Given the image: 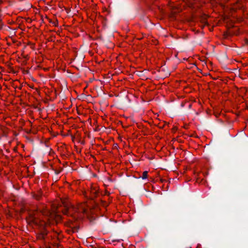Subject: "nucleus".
<instances>
[{
	"label": "nucleus",
	"instance_id": "nucleus-3",
	"mask_svg": "<svg viewBox=\"0 0 248 248\" xmlns=\"http://www.w3.org/2000/svg\"><path fill=\"white\" fill-rule=\"evenodd\" d=\"M42 194L41 192H39L36 194H34L33 195V197L35 199H36L37 200H39L42 197Z\"/></svg>",
	"mask_w": 248,
	"mask_h": 248
},
{
	"label": "nucleus",
	"instance_id": "nucleus-5",
	"mask_svg": "<svg viewBox=\"0 0 248 248\" xmlns=\"http://www.w3.org/2000/svg\"><path fill=\"white\" fill-rule=\"evenodd\" d=\"M147 176H148V171H143V172L142 173V175L140 176V177L142 179H145L147 178Z\"/></svg>",
	"mask_w": 248,
	"mask_h": 248
},
{
	"label": "nucleus",
	"instance_id": "nucleus-7",
	"mask_svg": "<svg viewBox=\"0 0 248 248\" xmlns=\"http://www.w3.org/2000/svg\"><path fill=\"white\" fill-rule=\"evenodd\" d=\"M78 227H75L72 229V232H76L78 231Z\"/></svg>",
	"mask_w": 248,
	"mask_h": 248
},
{
	"label": "nucleus",
	"instance_id": "nucleus-4",
	"mask_svg": "<svg viewBox=\"0 0 248 248\" xmlns=\"http://www.w3.org/2000/svg\"><path fill=\"white\" fill-rule=\"evenodd\" d=\"M47 231L45 229L44 227H43L40 230V232L43 235L46 236L47 234Z\"/></svg>",
	"mask_w": 248,
	"mask_h": 248
},
{
	"label": "nucleus",
	"instance_id": "nucleus-13",
	"mask_svg": "<svg viewBox=\"0 0 248 248\" xmlns=\"http://www.w3.org/2000/svg\"><path fill=\"white\" fill-rule=\"evenodd\" d=\"M94 195H95V194H96V191H94Z\"/></svg>",
	"mask_w": 248,
	"mask_h": 248
},
{
	"label": "nucleus",
	"instance_id": "nucleus-10",
	"mask_svg": "<svg viewBox=\"0 0 248 248\" xmlns=\"http://www.w3.org/2000/svg\"><path fill=\"white\" fill-rule=\"evenodd\" d=\"M89 53L91 54V55H92V53L90 51H89Z\"/></svg>",
	"mask_w": 248,
	"mask_h": 248
},
{
	"label": "nucleus",
	"instance_id": "nucleus-2",
	"mask_svg": "<svg viewBox=\"0 0 248 248\" xmlns=\"http://www.w3.org/2000/svg\"><path fill=\"white\" fill-rule=\"evenodd\" d=\"M29 222H30V223H32L36 224V225L38 224V223L36 221V217L32 215H30Z\"/></svg>",
	"mask_w": 248,
	"mask_h": 248
},
{
	"label": "nucleus",
	"instance_id": "nucleus-14",
	"mask_svg": "<svg viewBox=\"0 0 248 248\" xmlns=\"http://www.w3.org/2000/svg\"><path fill=\"white\" fill-rule=\"evenodd\" d=\"M184 60H186V58H184Z\"/></svg>",
	"mask_w": 248,
	"mask_h": 248
},
{
	"label": "nucleus",
	"instance_id": "nucleus-9",
	"mask_svg": "<svg viewBox=\"0 0 248 248\" xmlns=\"http://www.w3.org/2000/svg\"><path fill=\"white\" fill-rule=\"evenodd\" d=\"M60 171L55 170V174H59V173H60Z\"/></svg>",
	"mask_w": 248,
	"mask_h": 248
},
{
	"label": "nucleus",
	"instance_id": "nucleus-6",
	"mask_svg": "<svg viewBox=\"0 0 248 248\" xmlns=\"http://www.w3.org/2000/svg\"><path fill=\"white\" fill-rule=\"evenodd\" d=\"M45 237V236L43 235V234H42L41 233H40L38 235V238L40 239H44Z\"/></svg>",
	"mask_w": 248,
	"mask_h": 248
},
{
	"label": "nucleus",
	"instance_id": "nucleus-1",
	"mask_svg": "<svg viewBox=\"0 0 248 248\" xmlns=\"http://www.w3.org/2000/svg\"><path fill=\"white\" fill-rule=\"evenodd\" d=\"M62 204L64 207L65 208V211L64 212V214H67L69 213V210L70 208H72L73 210H75L76 209L75 207H74L73 205H72L70 203L66 202V201H63Z\"/></svg>",
	"mask_w": 248,
	"mask_h": 248
},
{
	"label": "nucleus",
	"instance_id": "nucleus-8",
	"mask_svg": "<svg viewBox=\"0 0 248 248\" xmlns=\"http://www.w3.org/2000/svg\"><path fill=\"white\" fill-rule=\"evenodd\" d=\"M52 23L55 26H56L58 24V22L57 21L56 22H53Z\"/></svg>",
	"mask_w": 248,
	"mask_h": 248
},
{
	"label": "nucleus",
	"instance_id": "nucleus-15",
	"mask_svg": "<svg viewBox=\"0 0 248 248\" xmlns=\"http://www.w3.org/2000/svg\"><path fill=\"white\" fill-rule=\"evenodd\" d=\"M247 50H248V48L247 49Z\"/></svg>",
	"mask_w": 248,
	"mask_h": 248
},
{
	"label": "nucleus",
	"instance_id": "nucleus-12",
	"mask_svg": "<svg viewBox=\"0 0 248 248\" xmlns=\"http://www.w3.org/2000/svg\"><path fill=\"white\" fill-rule=\"evenodd\" d=\"M27 56H28V55H27V56H24V57H25L26 59H27Z\"/></svg>",
	"mask_w": 248,
	"mask_h": 248
},
{
	"label": "nucleus",
	"instance_id": "nucleus-11",
	"mask_svg": "<svg viewBox=\"0 0 248 248\" xmlns=\"http://www.w3.org/2000/svg\"><path fill=\"white\" fill-rule=\"evenodd\" d=\"M177 55H178V54H177H177H176L175 55V57H177Z\"/></svg>",
	"mask_w": 248,
	"mask_h": 248
}]
</instances>
